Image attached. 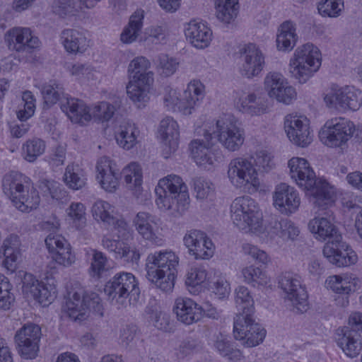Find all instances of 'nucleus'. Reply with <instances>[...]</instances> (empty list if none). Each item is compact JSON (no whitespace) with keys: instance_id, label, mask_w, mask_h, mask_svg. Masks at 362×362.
I'll return each mask as SVG.
<instances>
[{"instance_id":"nucleus-20","label":"nucleus","mask_w":362,"mask_h":362,"mask_svg":"<svg viewBox=\"0 0 362 362\" xmlns=\"http://www.w3.org/2000/svg\"><path fill=\"white\" fill-rule=\"evenodd\" d=\"M45 244L52 253V260L63 267L71 266L76 261V256L71 251L68 241L62 235L49 234L45 239Z\"/></svg>"},{"instance_id":"nucleus-21","label":"nucleus","mask_w":362,"mask_h":362,"mask_svg":"<svg viewBox=\"0 0 362 362\" xmlns=\"http://www.w3.org/2000/svg\"><path fill=\"white\" fill-rule=\"evenodd\" d=\"M5 40L10 49L18 52H30L39 47L40 41L28 28L17 27L7 31Z\"/></svg>"},{"instance_id":"nucleus-35","label":"nucleus","mask_w":362,"mask_h":362,"mask_svg":"<svg viewBox=\"0 0 362 362\" xmlns=\"http://www.w3.org/2000/svg\"><path fill=\"white\" fill-rule=\"evenodd\" d=\"M298 40L296 25L291 21L281 23L276 35L277 49L282 52L291 51Z\"/></svg>"},{"instance_id":"nucleus-52","label":"nucleus","mask_w":362,"mask_h":362,"mask_svg":"<svg viewBox=\"0 0 362 362\" xmlns=\"http://www.w3.org/2000/svg\"><path fill=\"white\" fill-rule=\"evenodd\" d=\"M69 218L72 221L74 226L78 230H81L86 226V208L81 202H73L66 209Z\"/></svg>"},{"instance_id":"nucleus-47","label":"nucleus","mask_w":362,"mask_h":362,"mask_svg":"<svg viewBox=\"0 0 362 362\" xmlns=\"http://www.w3.org/2000/svg\"><path fill=\"white\" fill-rule=\"evenodd\" d=\"M92 252L89 273L93 278L99 279L105 276L109 269L108 260L103 252L97 250H93Z\"/></svg>"},{"instance_id":"nucleus-55","label":"nucleus","mask_w":362,"mask_h":362,"mask_svg":"<svg viewBox=\"0 0 362 362\" xmlns=\"http://www.w3.org/2000/svg\"><path fill=\"white\" fill-rule=\"evenodd\" d=\"M344 8L343 0H325L319 3L317 9L322 16L338 17Z\"/></svg>"},{"instance_id":"nucleus-19","label":"nucleus","mask_w":362,"mask_h":362,"mask_svg":"<svg viewBox=\"0 0 362 362\" xmlns=\"http://www.w3.org/2000/svg\"><path fill=\"white\" fill-rule=\"evenodd\" d=\"M274 206L281 214L291 215L295 213L300 204L298 191L286 183L276 185L273 193Z\"/></svg>"},{"instance_id":"nucleus-15","label":"nucleus","mask_w":362,"mask_h":362,"mask_svg":"<svg viewBox=\"0 0 362 362\" xmlns=\"http://www.w3.org/2000/svg\"><path fill=\"white\" fill-rule=\"evenodd\" d=\"M234 337L245 340L247 347H253L262 343L266 336V330L256 322L254 315H236L233 323Z\"/></svg>"},{"instance_id":"nucleus-3","label":"nucleus","mask_w":362,"mask_h":362,"mask_svg":"<svg viewBox=\"0 0 362 362\" xmlns=\"http://www.w3.org/2000/svg\"><path fill=\"white\" fill-rule=\"evenodd\" d=\"M4 193L21 211L29 213L38 207L40 197L30 179L25 175L11 171L2 179Z\"/></svg>"},{"instance_id":"nucleus-60","label":"nucleus","mask_w":362,"mask_h":362,"mask_svg":"<svg viewBox=\"0 0 362 362\" xmlns=\"http://www.w3.org/2000/svg\"><path fill=\"white\" fill-rule=\"evenodd\" d=\"M343 97V88L332 87L325 95L324 100L330 108L343 110V105L345 104Z\"/></svg>"},{"instance_id":"nucleus-44","label":"nucleus","mask_w":362,"mask_h":362,"mask_svg":"<svg viewBox=\"0 0 362 362\" xmlns=\"http://www.w3.org/2000/svg\"><path fill=\"white\" fill-rule=\"evenodd\" d=\"M64 180L69 188L78 190L86 185L85 172L78 165H68L64 175Z\"/></svg>"},{"instance_id":"nucleus-14","label":"nucleus","mask_w":362,"mask_h":362,"mask_svg":"<svg viewBox=\"0 0 362 362\" xmlns=\"http://www.w3.org/2000/svg\"><path fill=\"white\" fill-rule=\"evenodd\" d=\"M216 133L219 142L229 151H238L245 141L244 129L231 115L217 120Z\"/></svg>"},{"instance_id":"nucleus-63","label":"nucleus","mask_w":362,"mask_h":362,"mask_svg":"<svg viewBox=\"0 0 362 362\" xmlns=\"http://www.w3.org/2000/svg\"><path fill=\"white\" fill-rule=\"evenodd\" d=\"M207 235L199 230H191L188 231L183 238V242L186 247L188 249L189 255L194 251L196 247L202 243V241Z\"/></svg>"},{"instance_id":"nucleus-34","label":"nucleus","mask_w":362,"mask_h":362,"mask_svg":"<svg viewBox=\"0 0 362 362\" xmlns=\"http://www.w3.org/2000/svg\"><path fill=\"white\" fill-rule=\"evenodd\" d=\"M144 11L136 10L129 17L128 23L120 34V41L126 45L136 42L143 28Z\"/></svg>"},{"instance_id":"nucleus-30","label":"nucleus","mask_w":362,"mask_h":362,"mask_svg":"<svg viewBox=\"0 0 362 362\" xmlns=\"http://www.w3.org/2000/svg\"><path fill=\"white\" fill-rule=\"evenodd\" d=\"M61 109L72 122L83 124L91 119L90 109L78 99L68 96L63 98Z\"/></svg>"},{"instance_id":"nucleus-7","label":"nucleus","mask_w":362,"mask_h":362,"mask_svg":"<svg viewBox=\"0 0 362 362\" xmlns=\"http://www.w3.org/2000/svg\"><path fill=\"white\" fill-rule=\"evenodd\" d=\"M233 223L245 232H259L262 230V214L257 202L249 196L235 198L230 205Z\"/></svg>"},{"instance_id":"nucleus-42","label":"nucleus","mask_w":362,"mask_h":362,"mask_svg":"<svg viewBox=\"0 0 362 362\" xmlns=\"http://www.w3.org/2000/svg\"><path fill=\"white\" fill-rule=\"evenodd\" d=\"M41 92L44 103L48 107L56 104L58 101L61 103L63 98L67 97L64 95L63 86L54 80L45 83L42 87Z\"/></svg>"},{"instance_id":"nucleus-13","label":"nucleus","mask_w":362,"mask_h":362,"mask_svg":"<svg viewBox=\"0 0 362 362\" xmlns=\"http://www.w3.org/2000/svg\"><path fill=\"white\" fill-rule=\"evenodd\" d=\"M279 286L285 293L286 301L290 303L296 313L307 310L308 295L298 275L289 272L282 274L279 278Z\"/></svg>"},{"instance_id":"nucleus-29","label":"nucleus","mask_w":362,"mask_h":362,"mask_svg":"<svg viewBox=\"0 0 362 362\" xmlns=\"http://www.w3.org/2000/svg\"><path fill=\"white\" fill-rule=\"evenodd\" d=\"M158 219L150 213L139 212L133 220L136 230L143 238L155 244H158L160 239L156 235Z\"/></svg>"},{"instance_id":"nucleus-39","label":"nucleus","mask_w":362,"mask_h":362,"mask_svg":"<svg viewBox=\"0 0 362 362\" xmlns=\"http://www.w3.org/2000/svg\"><path fill=\"white\" fill-rule=\"evenodd\" d=\"M139 134L134 124L123 122L115 132V139L119 146L129 150L136 144Z\"/></svg>"},{"instance_id":"nucleus-62","label":"nucleus","mask_w":362,"mask_h":362,"mask_svg":"<svg viewBox=\"0 0 362 362\" xmlns=\"http://www.w3.org/2000/svg\"><path fill=\"white\" fill-rule=\"evenodd\" d=\"M96 177L101 187L105 191L112 192H115L119 186L120 172L117 170L112 173L106 174L105 175H97Z\"/></svg>"},{"instance_id":"nucleus-28","label":"nucleus","mask_w":362,"mask_h":362,"mask_svg":"<svg viewBox=\"0 0 362 362\" xmlns=\"http://www.w3.org/2000/svg\"><path fill=\"white\" fill-rule=\"evenodd\" d=\"M185 34L189 42L197 49L208 47L212 40V31L204 23L191 21L185 28Z\"/></svg>"},{"instance_id":"nucleus-10","label":"nucleus","mask_w":362,"mask_h":362,"mask_svg":"<svg viewBox=\"0 0 362 362\" xmlns=\"http://www.w3.org/2000/svg\"><path fill=\"white\" fill-rule=\"evenodd\" d=\"M104 292L112 304L125 307L127 298L139 297L140 289L135 276L129 272H119L106 283Z\"/></svg>"},{"instance_id":"nucleus-64","label":"nucleus","mask_w":362,"mask_h":362,"mask_svg":"<svg viewBox=\"0 0 362 362\" xmlns=\"http://www.w3.org/2000/svg\"><path fill=\"white\" fill-rule=\"evenodd\" d=\"M66 156V150L64 146L59 145L54 148L47 156V162L49 166L56 170L64 164Z\"/></svg>"},{"instance_id":"nucleus-43","label":"nucleus","mask_w":362,"mask_h":362,"mask_svg":"<svg viewBox=\"0 0 362 362\" xmlns=\"http://www.w3.org/2000/svg\"><path fill=\"white\" fill-rule=\"evenodd\" d=\"M46 149V142L38 137L28 139L22 146V156L30 163H33L42 155Z\"/></svg>"},{"instance_id":"nucleus-2","label":"nucleus","mask_w":362,"mask_h":362,"mask_svg":"<svg viewBox=\"0 0 362 362\" xmlns=\"http://www.w3.org/2000/svg\"><path fill=\"white\" fill-rule=\"evenodd\" d=\"M155 192L158 208L170 211L175 216H181L189 207L188 189L178 175H170L160 180Z\"/></svg>"},{"instance_id":"nucleus-36","label":"nucleus","mask_w":362,"mask_h":362,"mask_svg":"<svg viewBox=\"0 0 362 362\" xmlns=\"http://www.w3.org/2000/svg\"><path fill=\"white\" fill-rule=\"evenodd\" d=\"M325 284L327 288L335 293L346 296L342 299L341 306H346L349 304L347 296L354 291V283L351 278L347 275H333L329 276Z\"/></svg>"},{"instance_id":"nucleus-37","label":"nucleus","mask_w":362,"mask_h":362,"mask_svg":"<svg viewBox=\"0 0 362 362\" xmlns=\"http://www.w3.org/2000/svg\"><path fill=\"white\" fill-rule=\"evenodd\" d=\"M269 233L276 235L284 241L294 240L300 234L298 227L291 220L281 218L275 219L270 223Z\"/></svg>"},{"instance_id":"nucleus-50","label":"nucleus","mask_w":362,"mask_h":362,"mask_svg":"<svg viewBox=\"0 0 362 362\" xmlns=\"http://www.w3.org/2000/svg\"><path fill=\"white\" fill-rule=\"evenodd\" d=\"M287 83V79L281 73L272 71L268 73L264 78V88L269 97L274 98Z\"/></svg>"},{"instance_id":"nucleus-6","label":"nucleus","mask_w":362,"mask_h":362,"mask_svg":"<svg viewBox=\"0 0 362 362\" xmlns=\"http://www.w3.org/2000/svg\"><path fill=\"white\" fill-rule=\"evenodd\" d=\"M321 53L313 44L298 47L289 62V73L300 83H306L321 66Z\"/></svg>"},{"instance_id":"nucleus-31","label":"nucleus","mask_w":362,"mask_h":362,"mask_svg":"<svg viewBox=\"0 0 362 362\" xmlns=\"http://www.w3.org/2000/svg\"><path fill=\"white\" fill-rule=\"evenodd\" d=\"M22 100L24 103L23 109L17 112V117L21 123L15 124L11 127V134L16 138H21L28 132L30 125L23 122L33 115L35 109V99L31 92H24Z\"/></svg>"},{"instance_id":"nucleus-56","label":"nucleus","mask_w":362,"mask_h":362,"mask_svg":"<svg viewBox=\"0 0 362 362\" xmlns=\"http://www.w3.org/2000/svg\"><path fill=\"white\" fill-rule=\"evenodd\" d=\"M116 110L117 107L115 105L103 101L95 105L90 109L91 117H95L102 122L109 121L115 115Z\"/></svg>"},{"instance_id":"nucleus-1","label":"nucleus","mask_w":362,"mask_h":362,"mask_svg":"<svg viewBox=\"0 0 362 362\" xmlns=\"http://www.w3.org/2000/svg\"><path fill=\"white\" fill-rule=\"evenodd\" d=\"M290 175L297 185L308 192L315 206L325 209L334 202L335 191L325 180H317L308 162L302 158H292L288 161Z\"/></svg>"},{"instance_id":"nucleus-27","label":"nucleus","mask_w":362,"mask_h":362,"mask_svg":"<svg viewBox=\"0 0 362 362\" xmlns=\"http://www.w3.org/2000/svg\"><path fill=\"white\" fill-rule=\"evenodd\" d=\"M158 134L165 146V157L168 158L178 148L180 132L177 122L172 117L164 118L160 123Z\"/></svg>"},{"instance_id":"nucleus-24","label":"nucleus","mask_w":362,"mask_h":362,"mask_svg":"<svg viewBox=\"0 0 362 362\" xmlns=\"http://www.w3.org/2000/svg\"><path fill=\"white\" fill-rule=\"evenodd\" d=\"M240 53L243 61L240 69L242 75L248 78L258 76L264 66V57L261 50L255 45L249 44Z\"/></svg>"},{"instance_id":"nucleus-17","label":"nucleus","mask_w":362,"mask_h":362,"mask_svg":"<svg viewBox=\"0 0 362 362\" xmlns=\"http://www.w3.org/2000/svg\"><path fill=\"white\" fill-rule=\"evenodd\" d=\"M215 144L214 137L211 133L206 132L202 139H194L189 144L191 154L197 165L210 169L217 161L213 151Z\"/></svg>"},{"instance_id":"nucleus-40","label":"nucleus","mask_w":362,"mask_h":362,"mask_svg":"<svg viewBox=\"0 0 362 362\" xmlns=\"http://www.w3.org/2000/svg\"><path fill=\"white\" fill-rule=\"evenodd\" d=\"M20 241L18 237L15 235H10L4 241V266L9 271L13 272L16 269V262L21 257L19 249Z\"/></svg>"},{"instance_id":"nucleus-49","label":"nucleus","mask_w":362,"mask_h":362,"mask_svg":"<svg viewBox=\"0 0 362 362\" xmlns=\"http://www.w3.org/2000/svg\"><path fill=\"white\" fill-rule=\"evenodd\" d=\"M244 281L253 286H266L269 278L260 268L255 266L246 267L242 270Z\"/></svg>"},{"instance_id":"nucleus-38","label":"nucleus","mask_w":362,"mask_h":362,"mask_svg":"<svg viewBox=\"0 0 362 362\" xmlns=\"http://www.w3.org/2000/svg\"><path fill=\"white\" fill-rule=\"evenodd\" d=\"M237 108L242 112L250 115H259L266 112V101L255 93L243 95L237 102Z\"/></svg>"},{"instance_id":"nucleus-58","label":"nucleus","mask_w":362,"mask_h":362,"mask_svg":"<svg viewBox=\"0 0 362 362\" xmlns=\"http://www.w3.org/2000/svg\"><path fill=\"white\" fill-rule=\"evenodd\" d=\"M39 188L45 195H49L52 199L60 200L66 196V192L62 189L61 185L52 180L42 179L39 182Z\"/></svg>"},{"instance_id":"nucleus-32","label":"nucleus","mask_w":362,"mask_h":362,"mask_svg":"<svg viewBox=\"0 0 362 362\" xmlns=\"http://www.w3.org/2000/svg\"><path fill=\"white\" fill-rule=\"evenodd\" d=\"M204 96V85L199 80L192 81L183 93V101L181 103L182 113L185 115L192 114Z\"/></svg>"},{"instance_id":"nucleus-51","label":"nucleus","mask_w":362,"mask_h":362,"mask_svg":"<svg viewBox=\"0 0 362 362\" xmlns=\"http://www.w3.org/2000/svg\"><path fill=\"white\" fill-rule=\"evenodd\" d=\"M343 100L344 101L343 110L356 111L362 107V93L354 87L346 86L343 88Z\"/></svg>"},{"instance_id":"nucleus-59","label":"nucleus","mask_w":362,"mask_h":362,"mask_svg":"<svg viewBox=\"0 0 362 362\" xmlns=\"http://www.w3.org/2000/svg\"><path fill=\"white\" fill-rule=\"evenodd\" d=\"M215 246L211 240L206 236V238L202 241V243L198 245L191 255H193L196 259H209L213 257L214 254Z\"/></svg>"},{"instance_id":"nucleus-57","label":"nucleus","mask_w":362,"mask_h":362,"mask_svg":"<svg viewBox=\"0 0 362 362\" xmlns=\"http://www.w3.org/2000/svg\"><path fill=\"white\" fill-rule=\"evenodd\" d=\"M11 289L12 285L8 278L0 274V309L7 310L14 302V296L11 293Z\"/></svg>"},{"instance_id":"nucleus-46","label":"nucleus","mask_w":362,"mask_h":362,"mask_svg":"<svg viewBox=\"0 0 362 362\" xmlns=\"http://www.w3.org/2000/svg\"><path fill=\"white\" fill-rule=\"evenodd\" d=\"M216 8L217 18L221 21L228 23L238 15V0H216Z\"/></svg>"},{"instance_id":"nucleus-48","label":"nucleus","mask_w":362,"mask_h":362,"mask_svg":"<svg viewBox=\"0 0 362 362\" xmlns=\"http://www.w3.org/2000/svg\"><path fill=\"white\" fill-rule=\"evenodd\" d=\"M93 216L96 221H100L107 225L114 222L115 207L110 203L98 200L92 206Z\"/></svg>"},{"instance_id":"nucleus-61","label":"nucleus","mask_w":362,"mask_h":362,"mask_svg":"<svg viewBox=\"0 0 362 362\" xmlns=\"http://www.w3.org/2000/svg\"><path fill=\"white\" fill-rule=\"evenodd\" d=\"M166 30L160 25H152L145 29L144 37L141 39L144 42L158 44L165 39Z\"/></svg>"},{"instance_id":"nucleus-54","label":"nucleus","mask_w":362,"mask_h":362,"mask_svg":"<svg viewBox=\"0 0 362 362\" xmlns=\"http://www.w3.org/2000/svg\"><path fill=\"white\" fill-rule=\"evenodd\" d=\"M156 63L157 70L160 75L163 77H168L174 74L179 65L176 59L165 54L158 56Z\"/></svg>"},{"instance_id":"nucleus-8","label":"nucleus","mask_w":362,"mask_h":362,"mask_svg":"<svg viewBox=\"0 0 362 362\" xmlns=\"http://www.w3.org/2000/svg\"><path fill=\"white\" fill-rule=\"evenodd\" d=\"M64 310L72 320L79 322L86 320L91 310L100 316L103 315V305L99 295L82 288L69 293Z\"/></svg>"},{"instance_id":"nucleus-9","label":"nucleus","mask_w":362,"mask_h":362,"mask_svg":"<svg viewBox=\"0 0 362 362\" xmlns=\"http://www.w3.org/2000/svg\"><path fill=\"white\" fill-rule=\"evenodd\" d=\"M227 177L235 189L256 192L260 187L255 166L247 158L236 157L230 160L227 166Z\"/></svg>"},{"instance_id":"nucleus-4","label":"nucleus","mask_w":362,"mask_h":362,"mask_svg":"<svg viewBox=\"0 0 362 362\" xmlns=\"http://www.w3.org/2000/svg\"><path fill=\"white\" fill-rule=\"evenodd\" d=\"M179 257L172 251L150 253L146 260V278L163 292L174 288Z\"/></svg>"},{"instance_id":"nucleus-23","label":"nucleus","mask_w":362,"mask_h":362,"mask_svg":"<svg viewBox=\"0 0 362 362\" xmlns=\"http://www.w3.org/2000/svg\"><path fill=\"white\" fill-rule=\"evenodd\" d=\"M101 245L104 249L112 254L115 259H123L127 263L137 264L141 253L135 245H131L119 239L115 240L108 235H103Z\"/></svg>"},{"instance_id":"nucleus-22","label":"nucleus","mask_w":362,"mask_h":362,"mask_svg":"<svg viewBox=\"0 0 362 362\" xmlns=\"http://www.w3.org/2000/svg\"><path fill=\"white\" fill-rule=\"evenodd\" d=\"M324 256L337 267H349L358 260L356 253L345 243H327L322 250Z\"/></svg>"},{"instance_id":"nucleus-16","label":"nucleus","mask_w":362,"mask_h":362,"mask_svg":"<svg viewBox=\"0 0 362 362\" xmlns=\"http://www.w3.org/2000/svg\"><path fill=\"white\" fill-rule=\"evenodd\" d=\"M41 336V328L37 325L30 323L23 325L14 337L18 354L25 359L35 358L39 351Z\"/></svg>"},{"instance_id":"nucleus-12","label":"nucleus","mask_w":362,"mask_h":362,"mask_svg":"<svg viewBox=\"0 0 362 362\" xmlns=\"http://www.w3.org/2000/svg\"><path fill=\"white\" fill-rule=\"evenodd\" d=\"M355 132L354 124L344 118L327 120L319 132L320 141L329 147H339L346 144Z\"/></svg>"},{"instance_id":"nucleus-11","label":"nucleus","mask_w":362,"mask_h":362,"mask_svg":"<svg viewBox=\"0 0 362 362\" xmlns=\"http://www.w3.org/2000/svg\"><path fill=\"white\" fill-rule=\"evenodd\" d=\"M362 314L355 313L349 318V326L337 330V345L349 358L358 356L362 351Z\"/></svg>"},{"instance_id":"nucleus-25","label":"nucleus","mask_w":362,"mask_h":362,"mask_svg":"<svg viewBox=\"0 0 362 362\" xmlns=\"http://www.w3.org/2000/svg\"><path fill=\"white\" fill-rule=\"evenodd\" d=\"M308 228L315 239L328 243H338L341 239L337 228L326 217L319 216L311 219Z\"/></svg>"},{"instance_id":"nucleus-45","label":"nucleus","mask_w":362,"mask_h":362,"mask_svg":"<svg viewBox=\"0 0 362 362\" xmlns=\"http://www.w3.org/2000/svg\"><path fill=\"white\" fill-rule=\"evenodd\" d=\"M123 174L128 187L139 195L141 189L143 177L140 165L136 163H132L123 169Z\"/></svg>"},{"instance_id":"nucleus-41","label":"nucleus","mask_w":362,"mask_h":362,"mask_svg":"<svg viewBox=\"0 0 362 362\" xmlns=\"http://www.w3.org/2000/svg\"><path fill=\"white\" fill-rule=\"evenodd\" d=\"M235 305L238 311L236 315H253L254 300L248 288L244 286H239L235 288Z\"/></svg>"},{"instance_id":"nucleus-33","label":"nucleus","mask_w":362,"mask_h":362,"mask_svg":"<svg viewBox=\"0 0 362 362\" xmlns=\"http://www.w3.org/2000/svg\"><path fill=\"white\" fill-rule=\"evenodd\" d=\"M61 40L65 49L70 53H83L89 47V40L86 34L76 29L64 30Z\"/></svg>"},{"instance_id":"nucleus-53","label":"nucleus","mask_w":362,"mask_h":362,"mask_svg":"<svg viewBox=\"0 0 362 362\" xmlns=\"http://www.w3.org/2000/svg\"><path fill=\"white\" fill-rule=\"evenodd\" d=\"M194 191L198 199H211L214 194V186L211 182L202 177L193 179Z\"/></svg>"},{"instance_id":"nucleus-26","label":"nucleus","mask_w":362,"mask_h":362,"mask_svg":"<svg viewBox=\"0 0 362 362\" xmlns=\"http://www.w3.org/2000/svg\"><path fill=\"white\" fill-rule=\"evenodd\" d=\"M173 311L179 321L188 325L199 321L202 317V306L189 298H177Z\"/></svg>"},{"instance_id":"nucleus-5","label":"nucleus","mask_w":362,"mask_h":362,"mask_svg":"<svg viewBox=\"0 0 362 362\" xmlns=\"http://www.w3.org/2000/svg\"><path fill=\"white\" fill-rule=\"evenodd\" d=\"M150 68L151 62L143 56L135 57L128 65L127 93L138 107L144 105L149 100L148 95L154 83V74L149 71Z\"/></svg>"},{"instance_id":"nucleus-18","label":"nucleus","mask_w":362,"mask_h":362,"mask_svg":"<svg viewBox=\"0 0 362 362\" xmlns=\"http://www.w3.org/2000/svg\"><path fill=\"white\" fill-rule=\"evenodd\" d=\"M284 127L288 137L297 146L305 147L311 143L309 121L306 117L288 115L285 118Z\"/></svg>"}]
</instances>
